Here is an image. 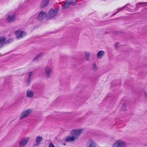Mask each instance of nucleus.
<instances>
[{
    "label": "nucleus",
    "instance_id": "nucleus-1",
    "mask_svg": "<svg viewBox=\"0 0 147 147\" xmlns=\"http://www.w3.org/2000/svg\"><path fill=\"white\" fill-rule=\"evenodd\" d=\"M82 131V129L72 130L70 134L72 136L65 137V141L67 142L72 141L77 139L80 135Z\"/></svg>",
    "mask_w": 147,
    "mask_h": 147
},
{
    "label": "nucleus",
    "instance_id": "nucleus-2",
    "mask_svg": "<svg viewBox=\"0 0 147 147\" xmlns=\"http://www.w3.org/2000/svg\"><path fill=\"white\" fill-rule=\"evenodd\" d=\"M32 111V109H29L23 111L19 116L20 119H23L28 117L30 115Z\"/></svg>",
    "mask_w": 147,
    "mask_h": 147
},
{
    "label": "nucleus",
    "instance_id": "nucleus-3",
    "mask_svg": "<svg viewBox=\"0 0 147 147\" xmlns=\"http://www.w3.org/2000/svg\"><path fill=\"white\" fill-rule=\"evenodd\" d=\"M58 11V10L57 9H51L47 14V17L50 19L54 18L56 15Z\"/></svg>",
    "mask_w": 147,
    "mask_h": 147
},
{
    "label": "nucleus",
    "instance_id": "nucleus-4",
    "mask_svg": "<svg viewBox=\"0 0 147 147\" xmlns=\"http://www.w3.org/2000/svg\"><path fill=\"white\" fill-rule=\"evenodd\" d=\"M16 38L19 39L23 38L26 34V32L20 29L15 32Z\"/></svg>",
    "mask_w": 147,
    "mask_h": 147
},
{
    "label": "nucleus",
    "instance_id": "nucleus-5",
    "mask_svg": "<svg viewBox=\"0 0 147 147\" xmlns=\"http://www.w3.org/2000/svg\"><path fill=\"white\" fill-rule=\"evenodd\" d=\"M125 142L121 140H118L113 144L112 147H125Z\"/></svg>",
    "mask_w": 147,
    "mask_h": 147
},
{
    "label": "nucleus",
    "instance_id": "nucleus-6",
    "mask_svg": "<svg viewBox=\"0 0 147 147\" xmlns=\"http://www.w3.org/2000/svg\"><path fill=\"white\" fill-rule=\"evenodd\" d=\"M29 140V137H26L21 139L19 142V146L20 147H24L27 144Z\"/></svg>",
    "mask_w": 147,
    "mask_h": 147
},
{
    "label": "nucleus",
    "instance_id": "nucleus-7",
    "mask_svg": "<svg viewBox=\"0 0 147 147\" xmlns=\"http://www.w3.org/2000/svg\"><path fill=\"white\" fill-rule=\"evenodd\" d=\"M86 147H96V144L92 139H89L87 142Z\"/></svg>",
    "mask_w": 147,
    "mask_h": 147
},
{
    "label": "nucleus",
    "instance_id": "nucleus-8",
    "mask_svg": "<svg viewBox=\"0 0 147 147\" xmlns=\"http://www.w3.org/2000/svg\"><path fill=\"white\" fill-rule=\"evenodd\" d=\"M45 73L46 76L47 78H50L51 75V70L50 67H46L45 68Z\"/></svg>",
    "mask_w": 147,
    "mask_h": 147
},
{
    "label": "nucleus",
    "instance_id": "nucleus-9",
    "mask_svg": "<svg viewBox=\"0 0 147 147\" xmlns=\"http://www.w3.org/2000/svg\"><path fill=\"white\" fill-rule=\"evenodd\" d=\"M47 17V14L44 11H41L39 13L37 17V19L39 20H42L45 18Z\"/></svg>",
    "mask_w": 147,
    "mask_h": 147
},
{
    "label": "nucleus",
    "instance_id": "nucleus-10",
    "mask_svg": "<svg viewBox=\"0 0 147 147\" xmlns=\"http://www.w3.org/2000/svg\"><path fill=\"white\" fill-rule=\"evenodd\" d=\"M15 15L13 14L11 15H9L7 18V20L8 22H12L15 20Z\"/></svg>",
    "mask_w": 147,
    "mask_h": 147
},
{
    "label": "nucleus",
    "instance_id": "nucleus-11",
    "mask_svg": "<svg viewBox=\"0 0 147 147\" xmlns=\"http://www.w3.org/2000/svg\"><path fill=\"white\" fill-rule=\"evenodd\" d=\"M50 0H42L40 5L41 8H43L47 6L49 4Z\"/></svg>",
    "mask_w": 147,
    "mask_h": 147
},
{
    "label": "nucleus",
    "instance_id": "nucleus-12",
    "mask_svg": "<svg viewBox=\"0 0 147 147\" xmlns=\"http://www.w3.org/2000/svg\"><path fill=\"white\" fill-rule=\"evenodd\" d=\"M42 139V137L40 136H37L36 139V145H38L40 143Z\"/></svg>",
    "mask_w": 147,
    "mask_h": 147
},
{
    "label": "nucleus",
    "instance_id": "nucleus-13",
    "mask_svg": "<svg viewBox=\"0 0 147 147\" xmlns=\"http://www.w3.org/2000/svg\"><path fill=\"white\" fill-rule=\"evenodd\" d=\"M131 7V6H130V5H125L124 7L118 9L117 11L115 13H113V15H115L116 14H117L118 12L119 11L123 10V9L124 8H126V9H127L128 11H131V9L129 8V7Z\"/></svg>",
    "mask_w": 147,
    "mask_h": 147
},
{
    "label": "nucleus",
    "instance_id": "nucleus-14",
    "mask_svg": "<svg viewBox=\"0 0 147 147\" xmlns=\"http://www.w3.org/2000/svg\"><path fill=\"white\" fill-rule=\"evenodd\" d=\"M26 96L28 98H31L34 96V93L33 92L30 90H28L26 91Z\"/></svg>",
    "mask_w": 147,
    "mask_h": 147
},
{
    "label": "nucleus",
    "instance_id": "nucleus-15",
    "mask_svg": "<svg viewBox=\"0 0 147 147\" xmlns=\"http://www.w3.org/2000/svg\"><path fill=\"white\" fill-rule=\"evenodd\" d=\"M5 43V38L4 36L0 37V48Z\"/></svg>",
    "mask_w": 147,
    "mask_h": 147
},
{
    "label": "nucleus",
    "instance_id": "nucleus-16",
    "mask_svg": "<svg viewBox=\"0 0 147 147\" xmlns=\"http://www.w3.org/2000/svg\"><path fill=\"white\" fill-rule=\"evenodd\" d=\"M105 52L104 51H101L98 52L97 53V57L98 58L101 59L105 54Z\"/></svg>",
    "mask_w": 147,
    "mask_h": 147
},
{
    "label": "nucleus",
    "instance_id": "nucleus-17",
    "mask_svg": "<svg viewBox=\"0 0 147 147\" xmlns=\"http://www.w3.org/2000/svg\"><path fill=\"white\" fill-rule=\"evenodd\" d=\"M32 75V72H30L28 73V78L26 81V83L28 85L29 84L30 82L31 77Z\"/></svg>",
    "mask_w": 147,
    "mask_h": 147
},
{
    "label": "nucleus",
    "instance_id": "nucleus-18",
    "mask_svg": "<svg viewBox=\"0 0 147 147\" xmlns=\"http://www.w3.org/2000/svg\"><path fill=\"white\" fill-rule=\"evenodd\" d=\"M90 53L88 52H85V57L87 61H88L89 59Z\"/></svg>",
    "mask_w": 147,
    "mask_h": 147
},
{
    "label": "nucleus",
    "instance_id": "nucleus-19",
    "mask_svg": "<svg viewBox=\"0 0 147 147\" xmlns=\"http://www.w3.org/2000/svg\"><path fill=\"white\" fill-rule=\"evenodd\" d=\"M67 4V3H64L62 5V8L63 9H65L68 7L69 6H68L67 5H65L66 4Z\"/></svg>",
    "mask_w": 147,
    "mask_h": 147
},
{
    "label": "nucleus",
    "instance_id": "nucleus-20",
    "mask_svg": "<svg viewBox=\"0 0 147 147\" xmlns=\"http://www.w3.org/2000/svg\"><path fill=\"white\" fill-rule=\"evenodd\" d=\"M42 54L41 53H40L38 55H37L34 58V60H36L38 59V58H39L42 55Z\"/></svg>",
    "mask_w": 147,
    "mask_h": 147
},
{
    "label": "nucleus",
    "instance_id": "nucleus-21",
    "mask_svg": "<svg viewBox=\"0 0 147 147\" xmlns=\"http://www.w3.org/2000/svg\"><path fill=\"white\" fill-rule=\"evenodd\" d=\"M5 22V20L4 19H2L0 20V23L1 25H3V24Z\"/></svg>",
    "mask_w": 147,
    "mask_h": 147
},
{
    "label": "nucleus",
    "instance_id": "nucleus-22",
    "mask_svg": "<svg viewBox=\"0 0 147 147\" xmlns=\"http://www.w3.org/2000/svg\"><path fill=\"white\" fill-rule=\"evenodd\" d=\"M126 105L125 103L124 104L122 107V109L123 110H125V108L126 107Z\"/></svg>",
    "mask_w": 147,
    "mask_h": 147
},
{
    "label": "nucleus",
    "instance_id": "nucleus-23",
    "mask_svg": "<svg viewBox=\"0 0 147 147\" xmlns=\"http://www.w3.org/2000/svg\"><path fill=\"white\" fill-rule=\"evenodd\" d=\"M66 3L67 4H66L65 5H67L68 6H69L71 3V2L70 1H67Z\"/></svg>",
    "mask_w": 147,
    "mask_h": 147
},
{
    "label": "nucleus",
    "instance_id": "nucleus-24",
    "mask_svg": "<svg viewBox=\"0 0 147 147\" xmlns=\"http://www.w3.org/2000/svg\"><path fill=\"white\" fill-rule=\"evenodd\" d=\"M96 66L95 64H94L93 65V69L94 70H95L96 69Z\"/></svg>",
    "mask_w": 147,
    "mask_h": 147
},
{
    "label": "nucleus",
    "instance_id": "nucleus-25",
    "mask_svg": "<svg viewBox=\"0 0 147 147\" xmlns=\"http://www.w3.org/2000/svg\"><path fill=\"white\" fill-rule=\"evenodd\" d=\"M144 93L145 94V96L146 98H147V90L146 91H144Z\"/></svg>",
    "mask_w": 147,
    "mask_h": 147
},
{
    "label": "nucleus",
    "instance_id": "nucleus-26",
    "mask_svg": "<svg viewBox=\"0 0 147 147\" xmlns=\"http://www.w3.org/2000/svg\"><path fill=\"white\" fill-rule=\"evenodd\" d=\"M49 147H55V146L52 143H51L50 144Z\"/></svg>",
    "mask_w": 147,
    "mask_h": 147
},
{
    "label": "nucleus",
    "instance_id": "nucleus-27",
    "mask_svg": "<svg viewBox=\"0 0 147 147\" xmlns=\"http://www.w3.org/2000/svg\"><path fill=\"white\" fill-rule=\"evenodd\" d=\"M118 44V42H117L116 43V47H117V44Z\"/></svg>",
    "mask_w": 147,
    "mask_h": 147
}]
</instances>
